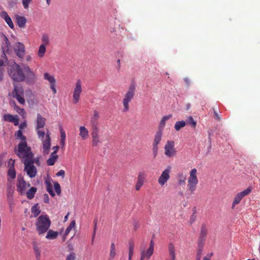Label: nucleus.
<instances>
[{"mask_svg":"<svg viewBox=\"0 0 260 260\" xmlns=\"http://www.w3.org/2000/svg\"><path fill=\"white\" fill-rule=\"evenodd\" d=\"M171 167H168L161 173L158 179V182L161 186H164L170 178Z\"/></svg>","mask_w":260,"mask_h":260,"instance_id":"ddd939ff","label":"nucleus"},{"mask_svg":"<svg viewBox=\"0 0 260 260\" xmlns=\"http://www.w3.org/2000/svg\"><path fill=\"white\" fill-rule=\"evenodd\" d=\"M146 175L144 173H140L138 176L137 182L135 185L136 190H139L143 186L145 179Z\"/></svg>","mask_w":260,"mask_h":260,"instance_id":"f3484780","label":"nucleus"},{"mask_svg":"<svg viewBox=\"0 0 260 260\" xmlns=\"http://www.w3.org/2000/svg\"><path fill=\"white\" fill-rule=\"evenodd\" d=\"M165 154L168 157H173L176 154L175 143L173 141H168L165 146Z\"/></svg>","mask_w":260,"mask_h":260,"instance_id":"1a4fd4ad","label":"nucleus"},{"mask_svg":"<svg viewBox=\"0 0 260 260\" xmlns=\"http://www.w3.org/2000/svg\"><path fill=\"white\" fill-rule=\"evenodd\" d=\"M3 120L13 123L15 126L19 125V118L17 115H13L10 114H5L3 115Z\"/></svg>","mask_w":260,"mask_h":260,"instance_id":"4468645a","label":"nucleus"},{"mask_svg":"<svg viewBox=\"0 0 260 260\" xmlns=\"http://www.w3.org/2000/svg\"><path fill=\"white\" fill-rule=\"evenodd\" d=\"M116 254L115 245L114 242H112L110 245V250L108 260H113L116 257Z\"/></svg>","mask_w":260,"mask_h":260,"instance_id":"5701e85b","label":"nucleus"},{"mask_svg":"<svg viewBox=\"0 0 260 260\" xmlns=\"http://www.w3.org/2000/svg\"><path fill=\"white\" fill-rule=\"evenodd\" d=\"M196 220V215H194V214H192L191 216L190 217L189 222L190 224H192Z\"/></svg>","mask_w":260,"mask_h":260,"instance_id":"052dcab7","label":"nucleus"},{"mask_svg":"<svg viewBox=\"0 0 260 260\" xmlns=\"http://www.w3.org/2000/svg\"><path fill=\"white\" fill-rule=\"evenodd\" d=\"M38 160H36L34 158L28 160H25L23 163L24 165V171L26 172L27 175L31 178L35 177L37 173V168L34 166V164H37Z\"/></svg>","mask_w":260,"mask_h":260,"instance_id":"39448f33","label":"nucleus"},{"mask_svg":"<svg viewBox=\"0 0 260 260\" xmlns=\"http://www.w3.org/2000/svg\"><path fill=\"white\" fill-rule=\"evenodd\" d=\"M48 177H49V174L47 173V178L45 180V183L46 184V190L49 192V179L48 178Z\"/></svg>","mask_w":260,"mask_h":260,"instance_id":"bf43d9fd","label":"nucleus"},{"mask_svg":"<svg viewBox=\"0 0 260 260\" xmlns=\"http://www.w3.org/2000/svg\"><path fill=\"white\" fill-rule=\"evenodd\" d=\"M36 225L39 234H44L49 229V218L47 215H41L37 219Z\"/></svg>","mask_w":260,"mask_h":260,"instance_id":"20e7f679","label":"nucleus"},{"mask_svg":"<svg viewBox=\"0 0 260 260\" xmlns=\"http://www.w3.org/2000/svg\"><path fill=\"white\" fill-rule=\"evenodd\" d=\"M154 249L148 248L147 250L146 251L144 250V255L146 256V258L149 259L150 256L152 255L153 253Z\"/></svg>","mask_w":260,"mask_h":260,"instance_id":"37998d69","label":"nucleus"},{"mask_svg":"<svg viewBox=\"0 0 260 260\" xmlns=\"http://www.w3.org/2000/svg\"><path fill=\"white\" fill-rule=\"evenodd\" d=\"M187 124L190 125L192 127L195 128L197 125L196 122L193 120L191 116H190L186 120Z\"/></svg>","mask_w":260,"mask_h":260,"instance_id":"a19ab883","label":"nucleus"},{"mask_svg":"<svg viewBox=\"0 0 260 260\" xmlns=\"http://www.w3.org/2000/svg\"><path fill=\"white\" fill-rule=\"evenodd\" d=\"M206 239L199 238L198 242V248H203Z\"/></svg>","mask_w":260,"mask_h":260,"instance_id":"de8ad7c7","label":"nucleus"},{"mask_svg":"<svg viewBox=\"0 0 260 260\" xmlns=\"http://www.w3.org/2000/svg\"><path fill=\"white\" fill-rule=\"evenodd\" d=\"M37 192V188L35 187H31L27 191H25V194H26L27 198L29 200L32 199Z\"/></svg>","mask_w":260,"mask_h":260,"instance_id":"b1692460","label":"nucleus"},{"mask_svg":"<svg viewBox=\"0 0 260 260\" xmlns=\"http://www.w3.org/2000/svg\"><path fill=\"white\" fill-rule=\"evenodd\" d=\"M135 94V86L134 84H131L127 92L124 95L122 103L124 106L123 112L128 111L129 109V103L131 102L134 97Z\"/></svg>","mask_w":260,"mask_h":260,"instance_id":"7ed1b4c3","label":"nucleus"},{"mask_svg":"<svg viewBox=\"0 0 260 260\" xmlns=\"http://www.w3.org/2000/svg\"><path fill=\"white\" fill-rule=\"evenodd\" d=\"M177 180L180 185H184L185 184L186 175L183 173H178L177 175Z\"/></svg>","mask_w":260,"mask_h":260,"instance_id":"bb28decb","label":"nucleus"},{"mask_svg":"<svg viewBox=\"0 0 260 260\" xmlns=\"http://www.w3.org/2000/svg\"><path fill=\"white\" fill-rule=\"evenodd\" d=\"M54 189L56 193V194L60 196L61 194V187L60 184L57 182L54 183Z\"/></svg>","mask_w":260,"mask_h":260,"instance_id":"58836bf2","label":"nucleus"},{"mask_svg":"<svg viewBox=\"0 0 260 260\" xmlns=\"http://www.w3.org/2000/svg\"><path fill=\"white\" fill-rule=\"evenodd\" d=\"M46 51V47L44 44H42L39 49L38 55L40 57H42Z\"/></svg>","mask_w":260,"mask_h":260,"instance_id":"79ce46f5","label":"nucleus"},{"mask_svg":"<svg viewBox=\"0 0 260 260\" xmlns=\"http://www.w3.org/2000/svg\"><path fill=\"white\" fill-rule=\"evenodd\" d=\"M76 224V222L75 220H73L71 222L69 226L66 229L64 235L67 236L69 234L70 231L72 230L73 228L75 227Z\"/></svg>","mask_w":260,"mask_h":260,"instance_id":"ea45409f","label":"nucleus"},{"mask_svg":"<svg viewBox=\"0 0 260 260\" xmlns=\"http://www.w3.org/2000/svg\"><path fill=\"white\" fill-rule=\"evenodd\" d=\"M37 131V134L39 139L43 140L44 138L45 133L44 131L40 130V129H36Z\"/></svg>","mask_w":260,"mask_h":260,"instance_id":"a18cd8bd","label":"nucleus"},{"mask_svg":"<svg viewBox=\"0 0 260 260\" xmlns=\"http://www.w3.org/2000/svg\"><path fill=\"white\" fill-rule=\"evenodd\" d=\"M98 124V123H91L92 132H99Z\"/></svg>","mask_w":260,"mask_h":260,"instance_id":"8fccbe9b","label":"nucleus"},{"mask_svg":"<svg viewBox=\"0 0 260 260\" xmlns=\"http://www.w3.org/2000/svg\"><path fill=\"white\" fill-rule=\"evenodd\" d=\"M14 135L17 139L21 140L22 142H26V137L23 135L21 130L19 129Z\"/></svg>","mask_w":260,"mask_h":260,"instance_id":"c9c22d12","label":"nucleus"},{"mask_svg":"<svg viewBox=\"0 0 260 260\" xmlns=\"http://www.w3.org/2000/svg\"><path fill=\"white\" fill-rule=\"evenodd\" d=\"M43 149L44 154L49 153V133L46 134V139L43 142Z\"/></svg>","mask_w":260,"mask_h":260,"instance_id":"4be33fe9","label":"nucleus"},{"mask_svg":"<svg viewBox=\"0 0 260 260\" xmlns=\"http://www.w3.org/2000/svg\"><path fill=\"white\" fill-rule=\"evenodd\" d=\"M58 235V233L50 230V239H55Z\"/></svg>","mask_w":260,"mask_h":260,"instance_id":"49530a36","label":"nucleus"},{"mask_svg":"<svg viewBox=\"0 0 260 260\" xmlns=\"http://www.w3.org/2000/svg\"><path fill=\"white\" fill-rule=\"evenodd\" d=\"M45 124V119L42 117L40 114L37 115L36 129L44 127Z\"/></svg>","mask_w":260,"mask_h":260,"instance_id":"aec40b11","label":"nucleus"},{"mask_svg":"<svg viewBox=\"0 0 260 260\" xmlns=\"http://www.w3.org/2000/svg\"><path fill=\"white\" fill-rule=\"evenodd\" d=\"M58 156L53 151L50 155V166H53L58 159Z\"/></svg>","mask_w":260,"mask_h":260,"instance_id":"f704fd0d","label":"nucleus"},{"mask_svg":"<svg viewBox=\"0 0 260 260\" xmlns=\"http://www.w3.org/2000/svg\"><path fill=\"white\" fill-rule=\"evenodd\" d=\"M75 254L72 253L70 254L66 258V260H75Z\"/></svg>","mask_w":260,"mask_h":260,"instance_id":"6e6d98bb","label":"nucleus"},{"mask_svg":"<svg viewBox=\"0 0 260 260\" xmlns=\"http://www.w3.org/2000/svg\"><path fill=\"white\" fill-rule=\"evenodd\" d=\"M14 152L21 159L22 162L34 158V154L30 148L27 146L26 142L19 143L18 146L14 148Z\"/></svg>","mask_w":260,"mask_h":260,"instance_id":"f257e3e1","label":"nucleus"},{"mask_svg":"<svg viewBox=\"0 0 260 260\" xmlns=\"http://www.w3.org/2000/svg\"><path fill=\"white\" fill-rule=\"evenodd\" d=\"M30 186L29 183H26L25 181L24 180L23 177L21 176H18L17 179V190L19 192V193L21 194H24L25 193V191L27 188Z\"/></svg>","mask_w":260,"mask_h":260,"instance_id":"6e6552de","label":"nucleus"},{"mask_svg":"<svg viewBox=\"0 0 260 260\" xmlns=\"http://www.w3.org/2000/svg\"><path fill=\"white\" fill-rule=\"evenodd\" d=\"M50 196H51L52 197H54L55 196V193L51 189V184L50 183Z\"/></svg>","mask_w":260,"mask_h":260,"instance_id":"774afa93","label":"nucleus"},{"mask_svg":"<svg viewBox=\"0 0 260 260\" xmlns=\"http://www.w3.org/2000/svg\"><path fill=\"white\" fill-rule=\"evenodd\" d=\"M16 22L18 26L20 28H23L25 26L26 19L24 17L20 16L18 15L15 16Z\"/></svg>","mask_w":260,"mask_h":260,"instance_id":"412c9836","label":"nucleus"},{"mask_svg":"<svg viewBox=\"0 0 260 260\" xmlns=\"http://www.w3.org/2000/svg\"><path fill=\"white\" fill-rule=\"evenodd\" d=\"M14 51L17 55L19 57H22L24 54V46L22 43L18 42L16 44Z\"/></svg>","mask_w":260,"mask_h":260,"instance_id":"dca6fc26","label":"nucleus"},{"mask_svg":"<svg viewBox=\"0 0 260 260\" xmlns=\"http://www.w3.org/2000/svg\"><path fill=\"white\" fill-rule=\"evenodd\" d=\"M141 258H140V260H144L145 258H146V256L144 255V247H142L141 246Z\"/></svg>","mask_w":260,"mask_h":260,"instance_id":"13d9d810","label":"nucleus"},{"mask_svg":"<svg viewBox=\"0 0 260 260\" xmlns=\"http://www.w3.org/2000/svg\"><path fill=\"white\" fill-rule=\"evenodd\" d=\"M0 16L2 18L5 20L6 22L8 24L11 28L12 29L14 28V26L11 18L6 11H2L0 13Z\"/></svg>","mask_w":260,"mask_h":260,"instance_id":"a211bd4d","label":"nucleus"},{"mask_svg":"<svg viewBox=\"0 0 260 260\" xmlns=\"http://www.w3.org/2000/svg\"><path fill=\"white\" fill-rule=\"evenodd\" d=\"M8 72L10 77L14 81L21 82L24 81L25 79L24 71L15 62L9 67Z\"/></svg>","mask_w":260,"mask_h":260,"instance_id":"f03ea898","label":"nucleus"},{"mask_svg":"<svg viewBox=\"0 0 260 260\" xmlns=\"http://www.w3.org/2000/svg\"><path fill=\"white\" fill-rule=\"evenodd\" d=\"M33 248L35 253L36 259L40 260L41 257L40 250L38 246H37V243L35 242L33 243Z\"/></svg>","mask_w":260,"mask_h":260,"instance_id":"72a5a7b5","label":"nucleus"},{"mask_svg":"<svg viewBox=\"0 0 260 260\" xmlns=\"http://www.w3.org/2000/svg\"><path fill=\"white\" fill-rule=\"evenodd\" d=\"M56 176L57 177L61 176L62 178H64L65 176V172L63 170H60L59 171H58L56 174Z\"/></svg>","mask_w":260,"mask_h":260,"instance_id":"5fc2aeb1","label":"nucleus"},{"mask_svg":"<svg viewBox=\"0 0 260 260\" xmlns=\"http://www.w3.org/2000/svg\"><path fill=\"white\" fill-rule=\"evenodd\" d=\"M207 229L205 225H202L199 238L206 239L207 235Z\"/></svg>","mask_w":260,"mask_h":260,"instance_id":"473e14b6","label":"nucleus"},{"mask_svg":"<svg viewBox=\"0 0 260 260\" xmlns=\"http://www.w3.org/2000/svg\"><path fill=\"white\" fill-rule=\"evenodd\" d=\"M117 69L118 71H119L121 68L120 60L119 59H118L117 60Z\"/></svg>","mask_w":260,"mask_h":260,"instance_id":"0e129e2a","label":"nucleus"},{"mask_svg":"<svg viewBox=\"0 0 260 260\" xmlns=\"http://www.w3.org/2000/svg\"><path fill=\"white\" fill-rule=\"evenodd\" d=\"M26 126H27V124H26V122H23L20 123V124L19 125V130L22 131L24 128L26 127Z\"/></svg>","mask_w":260,"mask_h":260,"instance_id":"4d7b16f0","label":"nucleus"},{"mask_svg":"<svg viewBox=\"0 0 260 260\" xmlns=\"http://www.w3.org/2000/svg\"><path fill=\"white\" fill-rule=\"evenodd\" d=\"M82 91L81 82L78 80L75 84L73 95V102L74 104H77L79 102L81 93Z\"/></svg>","mask_w":260,"mask_h":260,"instance_id":"9d476101","label":"nucleus"},{"mask_svg":"<svg viewBox=\"0 0 260 260\" xmlns=\"http://www.w3.org/2000/svg\"><path fill=\"white\" fill-rule=\"evenodd\" d=\"M154 242L153 240H151L150 242L149 248L154 249Z\"/></svg>","mask_w":260,"mask_h":260,"instance_id":"338daca9","label":"nucleus"},{"mask_svg":"<svg viewBox=\"0 0 260 260\" xmlns=\"http://www.w3.org/2000/svg\"><path fill=\"white\" fill-rule=\"evenodd\" d=\"M94 229L92 235V238H91V244L93 245L94 238L95 237V234H96V224H97V221L94 220Z\"/></svg>","mask_w":260,"mask_h":260,"instance_id":"c03bdc74","label":"nucleus"},{"mask_svg":"<svg viewBox=\"0 0 260 260\" xmlns=\"http://www.w3.org/2000/svg\"><path fill=\"white\" fill-rule=\"evenodd\" d=\"M172 117V115L171 114H170L167 116H165L161 118L159 125V130L162 131V129L164 128L165 126L166 122L169 119H170Z\"/></svg>","mask_w":260,"mask_h":260,"instance_id":"a878e982","label":"nucleus"},{"mask_svg":"<svg viewBox=\"0 0 260 260\" xmlns=\"http://www.w3.org/2000/svg\"><path fill=\"white\" fill-rule=\"evenodd\" d=\"M60 143L62 146L63 147L65 145V140L66 138V135L65 132L63 130L61 127H60Z\"/></svg>","mask_w":260,"mask_h":260,"instance_id":"2f4dec72","label":"nucleus"},{"mask_svg":"<svg viewBox=\"0 0 260 260\" xmlns=\"http://www.w3.org/2000/svg\"><path fill=\"white\" fill-rule=\"evenodd\" d=\"M11 94L20 104H24V90L22 86L15 85Z\"/></svg>","mask_w":260,"mask_h":260,"instance_id":"0eeeda50","label":"nucleus"},{"mask_svg":"<svg viewBox=\"0 0 260 260\" xmlns=\"http://www.w3.org/2000/svg\"><path fill=\"white\" fill-rule=\"evenodd\" d=\"M128 259L131 260L134 252V243L131 241L128 243Z\"/></svg>","mask_w":260,"mask_h":260,"instance_id":"c756f323","label":"nucleus"},{"mask_svg":"<svg viewBox=\"0 0 260 260\" xmlns=\"http://www.w3.org/2000/svg\"><path fill=\"white\" fill-rule=\"evenodd\" d=\"M79 132V136L82 138V140H86L89 137V132L85 126H80Z\"/></svg>","mask_w":260,"mask_h":260,"instance_id":"6ab92c4d","label":"nucleus"},{"mask_svg":"<svg viewBox=\"0 0 260 260\" xmlns=\"http://www.w3.org/2000/svg\"><path fill=\"white\" fill-rule=\"evenodd\" d=\"M197 174V170L196 168L192 169L189 172V177L188 180L187 186L191 193H194V192L196 189V186L198 183Z\"/></svg>","mask_w":260,"mask_h":260,"instance_id":"423d86ee","label":"nucleus"},{"mask_svg":"<svg viewBox=\"0 0 260 260\" xmlns=\"http://www.w3.org/2000/svg\"><path fill=\"white\" fill-rule=\"evenodd\" d=\"M162 135V130H159L157 132L154 136L153 144L158 145L161 140Z\"/></svg>","mask_w":260,"mask_h":260,"instance_id":"cd10ccee","label":"nucleus"},{"mask_svg":"<svg viewBox=\"0 0 260 260\" xmlns=\"http://www.w3.org/2000/svg\"><path fill=\"white\" fill-rule=\"evenodd\" d=\"M153 152L154 153V157H155L157 154V151H158V144H153Z\"/></svg>","mask_w":260,"mask_h":260,"instance_id":"603ef678","label":"nucleus"},{"mask_svg":"<svg viewBox=\"0 0 260 260\" xmlns=\"http://www.w3.org/2000/svg\"><path fill=\"white\" fill-rule=\"evenodd\" d=\"M23 71L25 74V79L26 82L29 84L34 83L37 78L36 75L30 70L29 67L25 66L23 67Z\"/></svg>","mask_w":260,"mask_h":260,"instance_id":"f8f14e48","label":"nucleus"},{"mask_svg":"<svg viewBox=\"0 0 260 260\" xmlns=\"http://www.w3.org/2000/svg\"><path fill=\"white\" fill-rule=\"evenodd\" d=\"M99 132H91V137L92 138H100Z\"/></svg>","mask_w":260,"mask_h":260,"instance_id":"680f3d73","label":"nucleus"},{"mask_svg":"<svg viewBox=\"0 0 260 260\" xmlns=\"http://www.w3.org/2000/svg\"><path fill=\"white\" fill-rule=\"evenodd\" d=\"M56 80L55 78L51 76H50V88L53 91L54 94L56 93V89L55 87Z\"/></svg>","mask_w":260,"mask_h":260,"instance_id":"c85d7f7f","label":"nucleus"},{"mask_svg":"<svg viewBox=\"0 0 260 260\" xmlns=\"http://www.w3.org/2000/svg\"><path fill=\"white\" fill-rule=\"evenodd\" d=\"M186 124V122L184 120L178 121L175 124V129L176 131H179L181 128L183 127Z\"/></svg>","mask_w":260,"mask_h":260,"instance_id":"e433bc0d","label":"nucleus"},{"mask_svg":"<svg viewBox=\"0 0 260 260\" xmlns=\"http://www.w3.org/2000/svg\"><path fill=\"white\" fill-rule=\"evenodd\" d=\"M32 1V0H22V4L25 9L28 8L29 4Z\"/></svg>","mask_w":260,"mask_h":260,"instance_id":"3c124183","label":"nucleus"},{"mask_svg":"<svg viewBox=\"0 0 260 260\" xmlns=\"http://www.w3.org/2000/svg\"><path fill=\"white\" fill-rule=\"evenodd\" d=\"M14 110L20 115L23 117H24L26 115V113L24 110V109L20 108L19 107L17 106L16 104H14Z\"/></svg>","mask_w":260,"mask_h":260,"instance_id":"4c0bfd02","label":"nucleus"},{"mask_svg":"<svg viewBox=\"0 0 260 260\" xmlns=\"http://www.w3.org/2000/svg\"><path fill=\"white\" fill-rule=\"evenodd\" d=\"M15 160L10 159L8 163L9 170L8 171V176L11 179H14L16 177V171L14 168Z\"/></svg>","mask_w":260,"mask_h":260,"instance_id":"2eb2a0df","label":"nucleus"},{"mask_svg":"<svg viewBox=\"0 0 260 260\" xmlns=\"http://www.w3.org/2000/svg\"><path fill=\"white\" fill-rule=\"evenodd\" d=\"M213 112H214V117L215 119H216L218 121H220V119H221V117H220V115L219 114H218L216 111V110H215V109H213Z\"/></svg>","mask_w":260,"mask_h":260,"instance_id":"864d4df0","label":"nucleus"},{"mask_svg":"<svg viewBox=\"0 0 260 260\" xmlns=\"http://www.w3.org/2000/svg\"><path fill=\"white\" fill-rule=\"evenodd\" d=\"M100 118V114L99 112L94 110L93 111V114L90 120V123H98V120Z\"/></svg>","mask_w":260,"mask_h":260,"instance_id":"7c9ffc66","label":"nucleus"},{"mask_svg":"<svg viewBox=\"0 0 260 260\" xmlns=\"http://www.w3.org/2000/svg\"><path fill=\"white\" fill-rule=\"evenodd\" d=\"M44 200L45 203H48L49 202V197L46 193L44 194Z\"/></svg>","mask_w":260,"mask_h":260,"instance_id":"69168bd1","label":"nucleus"},{"mask_svg":"<svg viewBox=\"0 0 260 260\" xmlns=\"http://www.w3.org/2000/svg\"><path fill=\"white\" fill-rule=\"evenodd\" d=\"M100 143L99 138H92V145L93 146H97Z\"/></svg>","mask_w":260,"mask_h":260,"instance_id":"09e8293b","label":"nucleus"},{"mask_svg":"<svg viewBox=\"0 0 260 260\" xmlns=\"http://www.w3.org/2000/svg\"><path fill=\"white\" fill-rule=\"evenodd\" d=\"M203 250V248H198L197 255H200L202 256Z\"/></svg>","mask_w":260,"mask_h":260,"instance_id":"e2e57ef3","label":"nucleus"},{"mask_svg":"<svg viewBox=\"0 0 260 260\" xmlns=\"http://www.w3.org/2000/svg\"><path fill=\"white\" fill-rule=\"evenodd\" d=\"M251 191V188L250 187H248L245 190L238 193L234 197L233 202L232 206V208L234 209L235 206L238 204L242 199V198L249 194Z\"/></svg>","mask_w":260,"mask_h":260,"instance_id":"9b49d317","label":"nucleus"},{"mask_svg":"<svg viewBox=\"0 0 260 260\" xmlns=\"http://www.w3.org/2000/svg\"><path fill=\"white\" fill-rule=\"evenodd\" d=\"M31 216H33L36 217L38 216L41 213V210L40 209V207L39 206L38 204H36L34 205L31 208Z\"/></svg>","mask_w":260,"mask_h":260,"instance_id":"393cba45","label":"nucleus"}]
</instances>
